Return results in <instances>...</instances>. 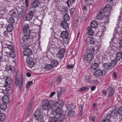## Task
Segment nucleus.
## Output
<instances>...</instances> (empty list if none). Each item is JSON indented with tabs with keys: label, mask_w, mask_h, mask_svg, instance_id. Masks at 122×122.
<instances>
[{
	"label": "nucleus",
	"mask_w": 122,
	"mask_h": 122,
	"mask_svg": "<svg viewBox=\"0 0 122 122\" xmlns=\"http://www.w3.org/2000/svg\"><path fill=\"white\" fill-rule=\"evenodd\" d=\"M111 115L113 117H116L117 115V112L116 110H114L111 112Z\"/></svg>",
	"instance_id": "obj_47"
},
{
	"label": "nucleus",
	"mask_w": 122,
	"mask_h": 122,
	"mask_svg": "<svg viewBox=\"0 0 122 122\" xmlns=\"http://www.w3.org/2000/svg\"><path fill=\"white\" fill-rule=\"evenodd\" d=\"M36 34L35 33H30L29 35V40L31 39L32 41L33 40H34L36 38Z\"/></svg>",
	"instance_id": "obj_20"
},
{
	"label": "nucleus",
	"mask_w": 122,
	"mask_h": 122,
	"mask_svg": "<svg viewBox=\"0 0 122 122\" xmlns=\"http://www.w3.org/2000/svg\"><path fill=\"white\" fill-rule=\"evenodd\" d=\"M57 93L58 97H60L64 93V92L62 89L59 88L56 91Z\"/></svg>",
	"instance_id": "obj_18"
},
{
	"label": "nucleus",
	"mask_w": 122,
	"mask_h": 122,
	"mask_svg": "<svg viewBox=\"0 0 122 122\" xmlns=\"http://www.w3.org/2000/svg\"><path fill=\"white\" fill-rule=\"evenodd\" d=\"M51 64L53 66V67L56 66L58 63V61L55 60H53L51 62Z\"/></svg>",
	"instance_id": "obj_36"
},
{
	"label": "nucleus",
	"mask_w": 122,
	"mask_h": 122,
	"mask_svg": "<svg viewBox=\"0 0 122 122\" xmlns=\"http://www.w3.org/2000/svg\"><path fill=\"white\" fill-rule=\"evenodd\" d=\"M26 64H27L28 66L30 68L33 67L35 64V63L34 61L32 62H28Z\"/></svg>",
	"instance_id": "obj_42"
},
{
	"label": "nucleus",
	"mask_w": 122,
	"mask_h": 122,
	"mask_svg": "<svg viewBox=\"0 0 122 122\" xmlns=\"http://www.w3.org/2000/svg\"><path fill=\"white\" fill-rule=\"evenodd\" d=\"M46 68L47 70H50L53 67L51 64L47 65L46 66Z\"/></svg>",
	"instance_id": "obj_45"
},
{
	"label": "nucleus",
	"mask_w": 122,
	"mask_h": 122,
	"mask_svg": "<svg viewBox=\"0 0 122 122\" xmlns=\"http://www.w3.org/2000/svg\"><path fill=\"white\" fill-rule=\"evenodd\" d=\"M87 31V34L90 36H92L94 32L93 29L90 27L88 26L86 28Z\"/></svg>",
	"instance_id": "obj_14"
},
{
	"label": "nucleus",
	"mask_w": 122,
	"mask_h": 122,
	"mask_svg": "<svg viewBox=\"0 0 122 122\" xmlns=\"http://www.w3.org/2000/svg\"><path fill=\"white\" fill-rule=\"evenodd\" d=\"M113 9V7L111 5L108 4L106 5V6L103 9L104 12H106L108 10L110 11L112 10Z\"/></svg>",
	"instance_id": "obj_11"
},
{
	"label": "nucleus",
	"mask_w": 122,
	"mask_h": 122,
	"mask_svg": "<svg viewBox=\"0 0 122 122\" xmlns=\"http://www.w3.org/2000/svg\"><path fill=\"white\" fill-rule=\"evenodd\" d=\"M4 73H3L2 70H0V78L1 79L4 78Z\"/></svg>",
	"instance_id": "obj_57"
},
{
	"label": "nucleus",
	"mask_w": 122,
	"mask_h": 122,
	"mask_svg": "<svg viewBox=\"0 0 122 122\" xmlns=\"http://www.w3.org/2000/svg\"><path fill=\"white\" fill-rule=\"evenodd\" d=\"M41 112H40L38 110H36L34 113V117L36 118V117L41 115Z\"/></svg>",
	"instance_id": "obj_30"
},
{
	"label": "nucleus",
	"mask_w": 122,
	"mask_h": 122,
	"mask_svg": "<svg viewBox=\"0 0 122 122\" xmlns=\"http://www.w3.org/2000/svg\"><path fill=\"white\" fill-rule=\"evenodd\" d=\"M78 17L77 15H76L74 17V26L76 27L78 23Z\"/></svg>",
	"instance_id": "obj_35"
},
{
	"label": "nucleus",
	"mask_w": 122,
	"mask_h": 122,
	"mask_svg": "<svg viewBox=\"0 0 122 122\" xmlns=\"http://www.w3.org/2000/svg\"><path fill=\"white\" fill-rule=\"evenodd\" d=\"M5 70L6 71H8V73L12 72L13 73L15 71V70H12V68L10 66H7L5 68Z\"/></svg>",
	"instance_id": "obj_29"
},
{
	"label": "nucleus",
	"mask_w": 122,
	"mask_h": 122,
	"mask_svg": "<svg viewBox=\"0 0 122 122\" xmlns=\"http://www.w3.org/2000/svg\"><path fill=\"white\" fill-rule=\"evenodd\" d=\"M2 100L5 103H8L10 101L8 96L7 95L4 96L2 98Z\"/></svg>",
	"instance_id": "obj_19"
},
{
	"label": "nucleus",
	"mask_w": 122,
	"mask_h": 122,
	"mask_svg": "<svg viewBox=\"0 0 122 122\" xmlns=\"http://www.w3.org/2000/svg\"><path fill=\"white\" fill-rule=\"evenodd\" d=\"M97 26L95 25V24H93V23H92V22L91 23V27L92 28H94L96 27Z\"/></svg>",
	"instance_id": "obj_63"
},
{
	"label": "nucleus",
	"mask_w": 122,
	"mask_h": 122,
	"mask_svg": "<svg viewBox=\"0 0 122 122\" xmlns=\"http://www.w3.org/2000/svg\"><path fill=\"white\" fill-rule=\"evenodd\" d=\"M60 115V116H58L57 120H58L59 122L62 121L65 118V115H63L62 114Z\"/></svg>",
	"instance_id": "obj_28"
},
{
	"label": "nucleus",
	"mask_w": 122,
	"mask_h": 122,
	"mask_svg": "<svg viewBox=\"0 0 122 122\" xmlns=\"http://www.w3.org/2000/svg\"><path fill=\"white\" fill-rule=\"evenodd\" d=\"M65 51V49L64 48L61 49L58 53L56 54L57 56L60 58H62L64 56Z\"/></svg>",
	"instance_id": "obj_7"
},
{
	"label": "nucleus",
	"mask_w": 122,
	"mask_h": 122,
	"mask_svg": "<svg viewBox=\"0 0 122 122\" xmlns=\"http://www.w3.org/2000/svg\"><path fill=\"white\" fill-rule=\"evenodd\" d=\"M63 41L66 44L68 43L69 41V39L68 37L66 38H63Z\"/></svg>",
	"instance_id": "obj_58"
},
{
	"label": "nucleus",
	"mask_w": 122,
	"mask_h": 122,
	"mask_svg": "<svg viewBox=\"0 0 122 122\" xmlns=\"http://www.w3.org/2000/svg\"><path fill=\"white\" fill-rule=\"evenodd\" d=\"M79 109L80 110V115H81L82 114V105L81 104L79 106Z\"/></svg>",
	"instance_id": "obj_56"
},
{
	"label": "nucleus",
	"mask_w": 122,
	"mask_h": 122,
	"mask_svg": "<svg viewBox=\"0 0 122 122\" xmlns=\"http://www.w3.org/2000/svg\"><path fill=\"white\" fill-rule=\"evenodd\" d=\"M91 78V76L90 75L86 76L85 77V81L86 82H88L90 80Z\"/></svg>",
	"instance_id": "obj_54"
},
{
	"label": "nucleus",
	"mask_w": 122,
	"mask_h": 122,
	"mask_svg": "<svg viewBox=\"0 0 122 122\" xmlns=\"http://www.w3.org/2000/svg\"><path fill=\"white\" fill-rule=\"evenodd\" d=\"M75 112L73 111H69L68 115L71 117H73L74 114Z\"/></svg>",
	"instance_id": "obj_52"
},
{
	"label": "nucleus",
	"mask_w": 122,
	"mask_h": 122,
	"mask_svg": "<svg viewBox=\"0 0 122 122\" xmlns=\"http://www.w3.org/2000/svg\"><path fill=\"white\" fill-rule=\"evenodd\" d=\"M93 58V55L92 54L88 53L84 57V59L87 61H90L92 60Z\"/></svg>",
	"instance_id": "obj_8"
},
{
	"label": "nucleus",
	"mask_w": 122,
	"mask_h": 122,
	"mask_svg": "<svg viewBox=\"0 0 122 122\" xmlns=\"http://www.w3.org/2000/svg\"><path fill=\"white\" fill-rule=\"evenodd\" d=\"M75 10V9L74 8H72L70 10V12L71 16L73 15V12Z\"/></svg>",
	"instance_id": "obj_62"
},
{
	"label": "nucleus",
	"mask_w": 122,
	"mask_h": 122,
	"mask_svg": "<svg viewBox=\"0 0 122 122\" xmlns=\"http://www.w3.org/2000/svg\"><path fill=\"white\" fill-rule=\"evenodd\" d=\"M20 45L22 46V47L23 49H27L26 48H28V43H24L23 42L21 41L20 43Z\"/></svg>",
	"instance_id": "obj_32"
},
{
	"label": "nucleus",
	"mask_w": 122,
	"mask_h": 122,
	"mask_svg": "<svg viewBox=\"0 0 122 122\" xmlns=\"http://www.w3.org/2000/svg\"><path fill=\"white\" fill-rule=\"evenodd\" d=\"M5 86H7L8 84H11L12 82L11 78L10 77H7L5 80Z\"/></svg>",
	"instance_id": "obj_26"
},
{
	"label": "nucleus",
	"mask_w": 122,
	"mask_h": 122,
	"mask_svg": "<svg viewBox=\"0 0 122 122\" xmlns=\"http://www.w3.org/2000/svg\"><path fill=\"white\" fill-rule=\"evenodd\" d=\"M61 27L65 29H67L68 28L69 25L66 21H62L61 22Z\"/></svg>",
	"instance_id": "obj_12"
},
{
	"label": "nucleus",
	"mask_w": 122,
	"mask_h": 122,
	"mask_svg": "<svg viewBox=\"0 0 122 122\" xmlns=\"http://www.w3.org/2000/svg\"><path fill=\"white\" fill-rule=\"evenodd\" d=\"M6 118L5 115L3 113H2L1 112L0 113V119H4Z\"/></svg>",
	"instance_id": "obj_51"
},
{
	"label": "nucleus",
	"mask_w": 122,
	"mask_h": 122,
	"mask_svg": "<svg viewBox=\"0 0 122 122\" xmlns=\"http://www.w3.org/2000/svg\"><path fill=\"white\" fill-rule=\"evenodd\" d=\"M66 107L67 110H70V109H73L75 108L76 106L74 104H71L67 105Z\"/></svg>",
	"instance_id": "obj_25"
},
{
	"label": "nucleus",
	"mask_w": 122,
	"mask_h": 122,
	"mask_svg": "<svg viewBox=\"0 0 122 122\" xmlns=\"http://www.w3.org/2000/svg\"><path fill=\"white\" fill-rule=\"evenodd\" d=\"M18 12L15 10H11L10 12V16L14 18H15L17 16Z\"/></svg>",
	"instance_id": "obj_13"
},
{
	"label": "nucleus",
	"mask_w": 122,
	"mask_h": 122,
	"mask_svg": "<svg viewBox=\"0 0 122 122\" xmlns=\"http://www.w3.org/2000/svg\"><path fill=\"white\" fill-rule=\"evenodd\" d=\"M100 48V46H96L95 47L93 46V48L94 51V53L96 52V53L98 52Z\"/></svg>",
	"instance_id": "obj_44"
},
{
	"label": "nucleus",
	"mask_w": 122,
	"mask_h": 122,
	"mask_svg": "<svg viewBox=\"0 0 122 122\" xmlns=\"http://www.w3.org/2000/svg\"><path fill=\"white\" fill-rule=\"evenodd\" d=\"M107 60V58H103L102 63L103 64L104 68L106 70L109 71L115 67L117 64V62L116 60H113L111 61V62H105V61Z\"/></svg>",
	"instance_id": "obj_2"
},
{
	"label": "nucleus",
	"mask_w": 122,
	"mask_h": 122,
	"mask_svg": "<svg viewBox=\"0 0 122 122\" xmlns=\"http://www.w3.org/2000/svg\"><path fill=\"white\" fill-rule=\"evenodd\" d=\"M33 81H28L26 84V87L27 88H28L30 85L33 84L35 82V81H34V82H33Z\"/></svg>",
	"instance_id": "obj_53"
},
{
	"label": "nucleus",
	"mask_w": 122,
	"mask_h": 122,
	"mask_svg": "<svg viewBox=\"0 0 122 122\" xmlns=\"http://www.w3.org/2000/svg\"><path fill=\"white\" fill-rule=\"evenodd\" d=\"M9 51V56L12 58H14L15 56V53L13 51Z\"/></svg>",
	"instance_id": "obj_33"
},
{
	"label": "nucleus",
	"mask_w": 122,
	"mask_h": 122,
	"mask_svg": "<svg viewBox=\"0 0 122 122\" xmlns=\"http://www.w3.org/2000/svg\"><path fill=\"white\" fill-rule=\"evenodd\" d=\"M63 113V110L59 107H58L54 111L52 112L51 114V117L49 118L48 122H58L57 121L58 116L62 114Z\"/></svg>",
	"instance_id": "obj_1"
},
{
	"label": "nucleus",
	"mask_w": 122,
	"mask_h": 122,
	"mask_svg": "<svg viewBox=\"0 0 122 122\" xmlns=\"http://www.w3.org/2000/svg\"><path fill=\"white\" fill-rule=\"evenodd\" d=\"M118 112V113L120 115H122V107H119Z\"/></svg>",
	"instance_id": "obj_59"
},
{
	"label": "nucleus",
	"mask_w": 122,
	"mask_h": 122,
	"mask_svg": "<svg viewBox=\"0 0 122 122\" xmlns=\"http://www.w3.org/2000/svg\"><path fill=\"white\" fill-rule=\"evenodd\" d=\"M111 116L109 113L106 114L104 116L103 119H107L110 120Z\"/></svg>",
	"instance_id": "obj_37"
},
{
	"label": "nucleus",
	"mask_w": 122,
	"mask_h": 122,
	"mask_svg": "<svg viewBox=\"0 0 122 122\" xmlns=\"http://www.w3.org/2000/svg\"><path fill=\"white\" fill-rule=\"evenodd\" d=\"M29 25L27 24H23L22 27L23 32L25 34L29 33L30 30L29 29Z\"/></svg>",
	"instance_id": "obj_5"
},
{
	"label": "nucleus",
	"mask_w": 122,
	"mask_h": 122,
	"mask_svg": "<svg viewBox=\"0 0 122 122\" xmlns=\"http://www.w3.org/2000/svg\"><path fill=\"white\" fill-rule=\"evenodd\" d=\"M54 103L53 101L48 100L46 99L43 101L42 108L45 110H49L50 109H54L55 110Z\"/></svg>",
	"instance_id": "obj_3"
},
{
	"label": "nucleus",
	"mask_w": 122,
	"mask_h": 122,
	"mask_svg": "<svg viewBox=\"0 0 122 122\" xmlns=\"http://www.w3.org/2000/svg\"><path fill=\"white\" fill-rule=\"evenodd\" d=\"M61 76H59L57 77L56 80V82L58 83H60L61 82Z\"/></svg>",
	"instance_id": "obj_55"
},
{
	"label": "nucleus",
	"mask_w": 122,
	"mask_h": 122,
	"mask_svg": "<svg viewBox=\"0 0 122 122\" xmlns=\"http://www.w3.org/2000/svg\"><path fill=\"white\" fill-rule=\"evenodd\" d=\"M40 4L39 1L38 0H36L34 1L32 4V6L34 8L38 7Z\"/></svg>",
	"instance_id": "obj_23"
},
{
	"label": "nucleus",
	"mask_w": 122,
	"mask_h": 122,
	"mask_svg": "<svg viewBox=\"0 0 122 122\" xmlns=\"http://www.w3.org/2000/svg\"><path fill=\"white\" fill-rule=\"evenodd\" d=\"M116 59L117 60H119L122 58V53L121 52H118L116 54Z\"/></svg>",
	"instance_id": "obj_22"
},
{
	"label": "nucleus",
	"mask_w": 122,
	"mask_h": 122,
	"mask_svg": "<svg viewBox=\"0 0 122 122\" xmlns=\"http://www.w3.org/2000/svg\"><path fill=\"white\" fill-rule=\"evenodd\" d=\"M23 79L22 76H21L20 80L19 82V87L20 90H21L23 87Z\"/></svg>",
	"instance_id": "obj_31"
},
{
	"label": "nucleus",
	"mask_w": 122,
	"mask_h": 122,
	"mask_svg": "<svg viewBox=\"0 0 122 122\" xmlns=\"http://www.w3.org/2000/svg\"><path fill=\"white\" fill-rule=\"evenodd\" d=\"M107 93L108 94V97H111L114 94V90L111 87H108L107 89Z\"/></svg>",
	"instance_id": "obj_6"
},
{
	"label": "nucleus",
	"mask_w": 122,
	"mask_h": 122,
	"mask_svg": "<svg viewBox=\"0 0 122 122\" xmlns=\"http://www.w3.org/2000/svg\"><path fill=\"white\" fill-rule=\"evenodd\" d=\"M29 35L27 34L23 36L22 38V40L23 42H25L29 40Z\"/></svg>",
	"instance_id": "obj_27"
},
{
	"label": "nucleus",
	"mask_w": 122,
	"mask_h": 122,
	"mask_svg": "<svg viewBox=\"0 0 122 122\" xmlns=\"http://www.w3.org/2000/svg\"><path fill=\"white\" fill-rule=\"evenodd\" d=\"M33 16L31 13H28L26 15L25 19L27 20L30 21L32 19Z\"/></svg>",
	"instance_id": "obj_17"
},
{
	"label": "nucleus",
	"mask_w": 122,
	"mask_h": 122,
	"mask_svg": "<svg viewBox=\"0 0 122 122\" xmlns=\"http://www.w3.org/2000/svg\"><path fill=\"white\" fill-rule=\"evenodd\" d=\"M91 119L93 122H95L96 119L95 116H92V117Z\"/></svg>",
	"instance_id": "obj_64"
},
{
	"label": "nucleus",
	"mask_w": 122,
	"mask_h": 122,
	"mask_svg": "<svg viewBox=\"0 0 122 122\" xmlns=\"http://www.w3.org/2000/svg\"><path fill=\"white\" fill-rule=\"evenodd\" d=\"M61 37L62 38L68 37V33L66 30L63 31L61 32Z\"/></svg>",
	"instance_id": "obj_16"
},
{
	"label": "nucleus",
	"mask_w": 122,
	"mask_h": 122,
	"mask_svg": "<svg viewBox=\"0 0 122 122\" xmlns=\"http://www.w3.org/2000/svg\"><path fill=\"white\" fill-rule=\"evenodd\" d=\"M8 22H9L10 23L9 24H13L15 22V21L13 18L10 17L9 19L8 20Z\"/></svg>",
	"instance_id": "obj_48"
},
{
	"label": "nucleus",
	"mask_w": 122,
	"mask_h": 122,
	"mask_svg": "<svg viewBox=\"0 0 122 122\" xmlns=\"http://www.w3.org/2000/svg\"><path fill=\"white\" fill-rule=\"evenodd\" d=\"M10 51V50L8 48H5L3 49L2 51V55L1 57V59H4V57H5V59H3V61H5L6 60L5 59L6 57V58H7L8 56L9 55Z\"/></svg>",
	"instance_id": "obj_4"
},
{
	"label": "nucleus",
	"mask_w": 122,
	"mask_h": 122,
	"mask_svg": "<svg viewBox=\"0 0 122 122\" xmlns=\"http://www.w3.org/2000/svg\"><path fill=\"white\" fill-rule=\"evenodd\" d=\"M20 78V76L19 75L16 76L15 77V85L16 87H18L19 86V79Z\"/></svg>",
	"instance_id": "obj_34"
},
{
	"label": "nucleus",
	"mask_w": 122,
	"mask_h": 122,
	"mask_svg": "<svg viewBox=\"0 0 122 122\" xmlns=\"http://www.w3.org/2000/svg\"><path fill=\"white\" fill-rule=\"evenodd\" d=\"M90 41V44H94L95 42H96L95 39L92 37L91 38Z\"/></svg>",
	"instance_id": "obj_50"
},
{
	"label": "nucleus",
	"mask_w": 122,
	"mask_h": 122,
	"mask_svg": "<svg viewBox=\"0 0 122 122\" xmlns=\"http://www.w3.org/2000/svg\"><path fill=\"white\" fill-rule=\"evenodd\" d=\"M33 58L30 56H27L26 59V63H27L28 62H29L33 61Z\"/></svg>",
	"instance_id": "obj_41"
},
{
	"label": "nucleus",
	"mask_w": 122,
	"mask_h": 122,
	"mask_svg": "<svg viewBox=\"0 0 122 122\" xmlns=\"http://www.w3.org/2000/svg\"><path fill=\"white\" fill-rule=\"evenodd\" d=\"M13 28V25L12 24H9L6 27V29L9 32L11 31Z\"/></svg>",
	"instance_id": "obj_24"
},
{
	"label": "nucleus",
	"mask_w": 122,
	"mask_h": 122,
	"mask_svg": "<svg viewBox=\"0 0 122 122\" xmlns=\"http://www.w3.org/2000/svg\"><path fill=\"white\" fill-rule=\"evenodd\" d=\"M7 106L6 104L0 105V108L3 110H5L7 108Z\"/></svg>",
	"instance_id": "obj_49"
},
{
	"label": "nucleus",
	"mask_w": 122,
	"mask_h": 122,
	"mask_svg": "<svg viewBox=\"0 0 122 122\" xmlns=\"http://www.w3.org/2000/svg\"><path fill=\"white\" fill-rule=\"evenodd\" d=\"M86 52L92 54L94 53L93 46H90L87 49Z\"/></svg>",
	"instance_id": "obj_21"
},
{
	"label": "nucleus",
	"mask_w": 122,
	"mask_h": 122,
	"mask_svg": "<svg viewBox=\"0 0 122 122\" xmlns=\"http://www.w3.org/2000/svg\"><path fill=\"white\" fill-rule=\"evenodd\" d=\"M23 13V11L22 10L20 11L19 12H18L17 14H18V16L20 18L22 17Z\"/></svg>",
	"instance_id": "obj_60"
},
{
	"label": "nucleus",
	"mask_w": 122,
	"mask_h": 122,
	"mask_svg": "<svg viewBox=\"0 0 122 122\" xmlns=\"http://www.w3.org/2000/svg\"><path fill=\"white\" fill-rule=\"evenodd\" d=\"M98 66V63H95L93 65H92L91 66V68L92 70H94L97 68Z\"/></svg>",
	"instance_id": "obj_38"
},
{
	"label": "nucleus",
	"mask_w": 122,
	"mask_h": 122,
	"mask_svg": "<svg viewBox=\"0 0 122 122\" xmlns=\"http://www.w3.org/2000/svg\"><path fill=\"white\" fill-rule=\"evenodd\" d=\"M105 15L104 13L100 12L96 16V19L97 20L102 19L103 18L105 17Z\"/></svg>",
	"instance_id": "obj_15"
},
{
	"label": "nucleus",
	"mask_w": 122,
	"mask_h": 122,
	"mask_svg": "<svg viewBox=\"0 0 122 122\" xmlns=\"http://www.w3.org/2000/svg\"><path fill=\"white\" fill-rule=\"evenodd\" d=\"M23 53L24 56H29L32 54V52L30 49L29 48L26 49L24 50Z\"/></svg>",
	"instance_id": "obj_9"
},
{
	"label": "nucleus",
	"mask_w": 122,
	"mask_h": 122,
	"mask_svg": "<svg viewBox=\"0 0 122 122\" xmlns=\"http://www.w3.org/2000/svg\"><path fill=\"white\" fill-rule=\"evenodd\" d=\"M103 71L100 69H97L96 70L94 73V75L96 77H99L102 75Z\"/></svg>",
	"instance_id": "obj_10"
},
{
	"label": "nucleus",
	"mask_w": 122,
	"mask_h": 122,
	"mask_svg": "<svg viewBox=\"0 0 122 122\" xmlns=\"http://www.w3.org/2000/svg\"><path fill=\"white\" fill-rule=\"evenodd\" d=\"M89 87L88 86H85L81 88L79 90L80 91H85L86 90H88Z\"/></svg>",
	"instance_id": "obj_46"
},
{
	"label": "nucleus",
	"mask_w": 122,
	"mask_h": 122,
	"mask_svg": "<svg viewBox=\"0 0 122 122\" xmlns=\"http://www.w3.org/2000/svg\"><path fill=\"white\" fill-rule=\"evenodd\" d=\"M64 21H68L70 19V17L68 15L66 14L63 16Z\"/></svg>",
	"instance_id": "obj_39"
},
{
	"label": "nucleus",
	"mask_w": 122,
	"mask_h": 122,
	"mask_svg": "<svg viewBox=\"0 0 122 122\" xmlns=\"http://www.w3.org/2000/svg\"><path fill=\"white\" fill-rule=\"evenodd\" d=\"M57 105L58 106L61 107L62 106L64 105V103L61 100H59L56 102Z\"/></svg>",
	"instance_id": "obj_40"
},
{
	"label": "nucleus",
	"mask_w": 122,
	"mask_h": 122,
	"mask_svg": "<svg viewBox=\"0 0 122 122\" xmlns=\"http://www.w3.org/2000/svg\"><path fill=\"white\" fill-rule=\"evenodd\" d=\"M35 118H36L37 120L39 122L42 121L43 118V117L41 115L37 116Z\"/></svg>",
	"instance_id": "obj_43"
},
{
	"label": "nucleus",
	"mask_w": 122,
	"mask_h": 122,
	"mask_svg": "<svg viewBox=\"0 0 122 122\" xmlns=\"http://www.w3.org/2000/svg\"><path fill=\"white\" fill-rule=\"evenodd\" d=\"M8 48L9 50H10V51H13V46L12 45H9L8 46V47L6 48Z\"/></svg>",
	"instance_id": "obj_61"
}]
</instances>
